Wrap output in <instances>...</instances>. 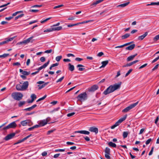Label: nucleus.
<instances>
[{
	"instance_id": "nucleus-1",
	"label": "nucleus",
	"mask_w": 159,
	"mask_h": 159,
	"mask_svg": "<svg viewBox=\"0 0 159 159\" xmlns=\"http://www.w3.org/2000/svg\"><path fill=\"white\" fill-rule=\"evenodd\" d=\"M121 84L122 82H120L118 84H115L113 85H111L104 91L103 94L106 95L119 89L120 87Z\"/></svg>"
},
{
	"instance_id": "nucleus-2",
	"label": "nucleus",
	"mask_w": 159,
	"mask_h": 159,
	"mask_svg": "<svg viewBox=\"0 0 159 159\" xmlns=\"http://www.w3.org/2000/svg\"><path fill=\"white\" fill-rule=\"evenodd\" d=\"M78 100L80 102H84L87 98V95L86 92H84L79 94L77 97Z\"/></svg>"
},
{
	"instance_id": "nucleus-3",
	"label": "nucleus",
	"mask_w": 159,
	"mask_h": 159,
	"mask_svg": "<svg viewBox=\"0 0 159 159\" xmlns=\"http://www.w3.org/2000/svg\"><path fill=\"white\" fill-rule=\"evenodd\" d=\"M11 96L15 100L19 101L22 99L23 95L21 93H12Z\"/></svg>"
},
{
	"instance_id": "nucleus-4",
	"label": "nucleus",
	"mask_w": 159,
	"mask_h": 159,
	"mask_svg": "<svg viewBox=\"0 0 159 159\" xmlns=\"http://www.w3.org/2000/svg\"><path fill=\"white\" fill-rule=\"evenodd\" d=\"M17 126V125L16 124L15 121L13 122L10 124H9L8 125L4 127L2 129H1V130H6L8 129H9L10 128H15Z\"/></svg>"
},
{
	"instance_id": "nucleus-5",
	"label": "nucleus",
	"mask_w": 159,
	"mask_h": 159,
	"mask_svg": "<svg viewBox=\"0 0 159 159\" xmlns=\"http://www.w3.org/2000/svg\"><path fill=\"white\" fill-rule=\"evenodd\" d=\"M138 102H139L138 101L136 103L131 104L122 110V112H127L131 109L135 107L138 104Z\"/></svg>"
},
{
	"instance_id": "nucleus-6",
	"label": "nucleus",
	"mask_w": 159,
	"mask_h": 159,
	"mask_svg": "<svg viewBox=\"0 0 159 159\" xmlns=\"http://www.w3.org/2000/svg\"><path fill=\"white\" fill-rule=\"evenodd\" d=\"M16 135V133H13L8 134L4 138V139L6 141H8L13 138Z\"/></svg>"
},
{
	"instance_id": "nucleus-7",
	"label": "nucleus",
	"mask_w": 159,
	"mask_h": 159,
	"mask_svg": "<svg viewBox=\"0 0 159 159\" xmlns=\"http://www.w3.org/2000/svg\"><path fill=\"white\" fill-rule=\"evenodd\" d=\"M89 130L91 132H94L95 134H97L98 131V128L94 127H90Z\"/></svg>"
},
{
	"instance_id": "nucleus-8",
	"label": "nucleus",
	"mask_w": 159,
	"mask_h": 159,
	"mask_svg": "<svg viewBox=\"0 0 159 159\" xmlns=\"http://www.w3.org/2000/svg\"><path fill=\"white\" fill-rule=\"evenodd\" d=\"M31 122L30 120H25L22 121L21 122L20 124L23 126H26L27 125H29V124Z\"/></svg>"
},
{
	"instance_id": "nucleus-9",
	"label": "nucleus",
	"mask_w": 159,
	"mask_h": 159,
	"mask_svg": "<svg viewBox=\"0 0 159 159\" xmlns=\"http://www.w3.org/2000/svg\"><path fill=\"white\" fill-rule=\"evenodd\" d=\"M29 83L28 81L24 82L22 85V87L24 90H25L28 87Z\"/></svg>"
},
{
	"instance_id": "nucleus-10",
	"label": "nucleus",
	"mask_w": 159,
	"mask_h": 159,
	"mask_svg": "<svg viewBox=\"0 0 159 159\" xmlns=\"http://www.w3.org/2000/svg\"><path fill=\"white\" fill-rule=\"evenodd\" d=\"M75 133H79L82 134H83L86 135H89L90 134V132L87 131L86 130H79L75 131Z\"/></svg>"
},
{
	"instance_id": "nucleus-11",
	"label": "nucleus",
	"mask_w": 159,
	"mask_h": 159,
	"mask_svg": "<svg viewBox=\"0 0 159 159\" xmlns=\"http://www.w3.org/2000/svg\"><path fill=\"white\" fill-rule=\"evenodd\" d=\"M75 133H79L82 134H83L86 135H89L90 134V132L87 131L86 130H79L75 131Z\"/></svg>"
},
{
	"instance_id": "nucleus-12",
	"label": "nucleus",
	"mask_w": 159,
	"mask_h": 159,
	"mask_svg": "<svg viewBox=\"0 0 159 159\" xmlns=\"http://www.w3.org/2000/svg\"><path fill=\"white\" fill-rule=\"evenodd\" d=\"M98 88V87L96 85H93L91 88L89 89L90 91L94 92L97 90Z\"/></svg>"
},
{
	"instance_id": "nucleus-13",
	"label": "nucleus",
	"mask_w": 159,
	"mask_h": 159,
	"mask_svg": "<svg viewBox=\"0 0 159 159\" xmlns=\"http://www.w3.org/2000/svg\"><path fill=\"white\" fill-rule=\"evenodd\" d=\"M48 123V120H43L41 121L39 125L40 126H42L45 125Z\"/></svg>"
},
{
	"instance_id": "nucleus-14",
	"label": "nucleus",
	"mask_w": 159,
	"mask_h": 159,
	"mask_svg": "<svg viewBox=\"0 0 159 159\" xmlns=\"http://www.w3.org/2000/svg\"><path fill=\"white\" fill-rule=\"evenodd\" d=\"M135 45L134 44H132L128 47H126L125 48L126 50H132L135 47Z\"/></svg>"
},
{
	"instance_id": "nucleus-15",
	"label": "nucleus",
	"mask_w": 159,
	"mask_h": 159,
	"mask_svg": "<svg viewBox=\"0 0 159 159\" xmlns=\"http://www.w3.org/2000/svg\"><path fill=\"white\" fill-rule=\"evenodd\" d=\"M148 34V32H146L145 33L140 36L138 37V39L139 40H142L143 39L145 38Z\"/></svg>"
},
{
	"instance_id": "nucleus-16",
	"label": "nucleus",
	"mask_w": 159,
	"mask_h": 159,
	"mask_svg": "<svg viewBox=\"0 0 159 159\" xmlns=\"http://www.w3.org/2000/svg\"><path fill=\"white\" fill-rule=\"evenodd\" d=\"M137 55V54L136 53L134 55H132L129 57L127 59V61H132Z\"/></svg>"
},
{
	"instance_id": "nucleus-17",
	"label": "nucleus",
	"mask_w": 159,
	"mask_h": 159,
	"mask_svg": "<svg viewBox=\"0 0 159 159\" xmlns=\"http://www.w3.org/2000/svg\"><path fill=\"white\" fill-rule=\"evenodd\" d=\"M16 89L17 90L19 91H24L22 87V85H21L19 84L16 85Z\"/></svg>"
},
{
	"instance_id": "nucleus-18",
	"label": "nucleus",
	"mask_w": 159,
	"mask_h": 159,
	"mask_svg": "<svg viewBox=\"0 0 159 159\" xmlns=\"http://www.w3.org/2000/svg\"><path fill=\"white\" fill-rule=\"evenodd\" d=\"M39 127H40L39 125H36L31 127L29 128L28 129V130L29 131H31V130H32L34 129L35 128H37Z\"/></svg>"
},
{
	"instance_id": "nucleus-19",
	"label": "nucleus",
	"mask_w": 159,
	"mask_h": 159,
	"mask_svg": "<svg viewBox=\"0 0 159 159\" xmlns=\"http://www.w3.org/2000/svg\"><path fill=\"white\" fill-rule=\"evenodd\" d=\"M108 61L107 60L102 62V66L100 67V68L104 67L108 64Z\"/></svg>"
},
{
	"instance_id": "nucleus-20",
	"label": "nucleus",
	"mask_w": 159,
	"mask_h": 159,
	"mask_svg": "<svg viewBox=\"0 0 159 159\" xmlns=\"http://www.w3.org/2000/svg\"><path fill=\"white\" fill-rule=\"evenodd\" d=\"M127 116V115H125V116L122 118H121L120 119H119L118 121L119 122L120 124L123 121L125 120Z\"/></svg>"
},
{
	"instance_id": "nucleus-21",
	"label": "nucleus",
	"mask_w": 159,
	"mask_h": 159,
	"mask_svg": "<svg viewBox=\"0 0 159 159\" xmlns=\"http://www.w3.org/2000/svg\"><path fill=\"white\" fill-rule=\"evenodd\" d=\"M69 70L70 71H72L74 70V65H71L70 63L68 64Z\"/></svg>"
},
{
	"instance_id": "nucleus-22",
	"label": "nucleus",
	"mask_w": 159,
	"mask_h": 159,
	"mask_svg": "<svg viewBox=\"0 0 159 159\" xmlns=\"http://www.w3.org/2000/svg\"><path fill=\"white\" fill-rule=\"evenodd\" d=\"M103 0H98L97 1H96L95 2H93L92 4L91 5V6L94 5L95 6L96 5L98 4V3H100L101 2L103 1Z\"/></svg>"
},
{
	"instance_id": "nucleus-23",
	"label": "nucleus",
	"mask_w": 159,
	"mask_h": 159,
	"mask_svg": "<svg viewBox=\"0 0 159 159\" xmlns=\"http://www.w3.org/2000/svg\"><path fill=\"white\" fill-rule=\"evenodd\" d=\"M84 67V66L83 65H81V64H79L77 66V67H79V68L78 69V70H79L80 71H82L85 69V68H84L80 67Z\"/></svg>"
},
{
	"instance_id": "nucleus-24",
	"label": "nucleus",
	"mask_w": 159,
	"mask_h": 159,
	"mask_svg": "<svg viewBox=\"0 0 159 159\" xmlns=\"http://www.w3.org/2000/svg\"><path fill=\"white\" fill-rule=\"evenodd\" d=\"M130 36V34H126L124 35H123L121 36V38L122 39H126L128 38Z\"/></svg>"
},
{
	"instance_id": "nucleus-25",
	"label": "nucleus",
	"mask_w": 159,
	"mask_h": 159,
	"mask_svg": "<svg viewBox=\"0 0 159 159\" xmlns=\"http://www.w3.org/2000/svg\"><path fill=\"white\" fill-rule=\"evenodd\" d=\"M52 30L53 31H59L61 30L62 29V28L61 26H58L56 27H53Z\"/></svg>"
},
{
	"instance_id": "nucleus-26",
	"label": "nucleus",
	"mask_w": 159,
	"mask_h": 159,
	"mask_svg": "<svg viewBox=\"0 0 159 159\" xmlns=\"http://www.w3.org/2000/svg\"><path fill=\"white\" fill-rule=\"evenodd\" d=\"M129 3V2H128L119 5L118 6V7H123L128 5Z\"/></svg>"
},
{
	"instance_id": "nucleus-27",
	"label": "nucleus",
	"mask_w": 159,
	"mask_h": 159,
	"mask_svg": "<svg viewBox=\"0 0 159 159\" xmlns=\"http://www.w3.org/2000/svg\"><path fill=\"white\" fill-rule=\"evenodd\" d=\"M108 145L109 146L113 148H116V144L115 143H113L111 142H109Z\"/></svg>"
},
{
	"instance_id": "nucleus-28",
	"label": "nucleus",
	"mask_w": 159,
	"mask_h": 159,
	"mask_svg": "<svg viewBox=\"0 0 159 159\" xmlns=\"http://www.w3.org/2000/svg\"><path fill=\"white\" fill-rule=\"evenodd\" d=\"M120 123L117 121L115 124L111 127V129H114L116 126H118Z\"/></svg>"
},
{
	"instance_id": "nucleus-29",
	"label": "nucleus",
	"mask_w": 159,
	"mask_h": 159,
	"mask_svg": "<svg viewBox=\"0 0 159 159\" xmlns=\"http://www.w3.org/2000/svg\"><path fill=\"white\" fill-rule=\"evenodd\" d=\"M120 123L117 121L115 124L111 127V129H114L116 126H118Z\"/></svg>"
},
{
	"instance_id": "nucleus-30",
	"label": "nucleus",
	"mask_w": 159,
	"mask_h": 159,
	"mask_svg": "<svg viewBox=\"0 0 159 159\" xmlns=\"http://www.w3.org/2000/svg\"><path fill=\"white\" fill-rule=\"evenodd\" d=\"M49 83V82H46V83H45L44 82V81H39L38 82H37V84H44V85L46 86L47 85L48 83Z\"/></svg>"
},
{
	"instance_id": "nucleus-31",
	"label": "nucleus",
	"mask_w": 159,
	"mask_h": 159,
	"mask_svg": "<svg viewBox=\"0 0 159 159\" xmlns=\"http://www.w3.org/2000/svg\"><path fill=\"white\" fill-rule=\"evenodd\" d=\"M159 5V2H152L150 4H148L147 5V6H149L150 5Z\"/></svg>"
},
{
	"instance_id": "nucleus-32",
	"label": "nucleus",
	"mask_w": 159,
	"mask_h": 159,
	"mask_svg": "<svg viewBox=\"0 0 159 159\" xmlns=\"http://www.w3.org/2000/svg\"><path fill=\"white\" fill-rule=\"evenodd\" d=\"M49 62L50 61L48 60L47 62L45 63L42 66H41L42 68L43 69L46 67L49 64Z\"/></svg>"
},
{
	"instance_id": "nucleus-33",
	"label": "nucleus",
	"mask_w": 159,
	"mask_h": 159,
	"mask_svg": "<svg viewBox=\"0 0 159 159\" xmlns=\"http://www.w3.org/2000/svg\"><path fill=\"white\" fill-rule=\"evenodd\" d=\"M34 38L33 36H31L29 38L27 39L28 40L29 43L31 42V43H33V41L34 40V39H32Z\"/></svg>"
},
{
	"instance_id": "nucleus-34",
	"label": "nucleus",
	"mask_w": 159,
	"mask_h": 159,
	"mask_svg": "<svg viewBox=\"0 0 159 159\" xmlns=\"http://www.w3.org/2000/svg\"><path fill=\"white\" fill-rule=\"evenodd\" d=\"M25 103V101H20L18 104V106L19 107H21L23 105H24Z\"/></svg>"
},
{
	"instance_id": "nucleus-35",
	"label": "nucleus",
	"mask_w": 159,
	"mask_h": 159,
	"mask_svg": "<svg viewBox=\"0 0 159 159\" xmlns=\"http://www.w3.org/2000/svg\"><path fill=\"white\" fill-rule=\"evenodd\" d=\"M24 16V14H21L20 15H18L17 16H16L15 18V20H16L17 19H18V18L23 17Z\"/></svg>"
},
{
	"instance_id": "nucleus-36",
	"label": "nucleus",
	"mask_w": 159,
	"mask_h": 159,
	"mask_svg": "<svg viewBox=\"0 0 159 159\" xmlns=\"http://www.w3.org/2000/svg\"><path fill=\"white\" fill-rule=\"evenodd\" d=\"M128 133L127 132H124L123 133V136L124 138H126L128 135Z\"/></svg>"
},
{
	"instance_id": "nucleus-37",
	"label": "nucleus",
	"mask_w": 159,
	"mask_h": 159,
	"mask_svg": "<svg viewBox=\"0 0 159 159\" xmlns=\"http://www.w3.org/2000/svg\"><path fill=\"white\" fill-rule=\"evenodd\" d=\"M110 149L109 148L107 147L106 148L105 150V153L110 154Z\"/></svg>"
},
{
	"instance_id": "nucleus-38",
	"label": "nucleus",
	"mask_w": 159,
	"mask_h": 159,
	"mask_svg": "<svg viewBox=\"0 0 159 159\" xmlns=\"http://www.w3.org/2000/svg\"><path fill=\"white\" fill-rule=\"evenodd\" d=\"M47 95H45L44 96H43V97L41 98H39V99H38L37 101V102H39L41 100H43V99H45L46 97H47Z\"/></svg>"
},
{
	"instance_id": "nucleus-39",
	"label": "nucleus",
	"mask_w": 159,
	"mask_h": 159,
	"mask_svg": "<svg viewBox=\"0 0 159 159\" xmlns=\"http://www.w3.org/2000/svg\"><path fill=\"white\" fill-rule=\"evenodd\" d=\"M51 18H52V17H49V18H46V19H45L44 20L41 21V23L42 24H43V23H45L48 20H50Z\"/></svg>"
},
{
	"instance_id": "nucleus-40",
	"label": "nucleus",
	"mask_w": 159,
	"mask_h": 159,
	"mask_svg": "<svg viewBox=\"0 0 159 159\" xmlns=\"http://www.w3.org/2000/svg\"><path fill=\"white\" fill-rule=\"evenodd\" d=\"M31 99L34 101L35 99L36 98V96L35 94H33L31 95Z\"/></svg>"
},
{
	"instance_id": "nucleus-41",
	"label": "nucleus",
	"mask_w": 159,
	"mask_h": 159,
	"mask_svg": "<svg viewBox=\"0 0 159 159\" xmlns=\"http://www.w3.org/2000/svg\"><path fill=\"white\" fill-rule=\"evenodd\" d=\"M30 74V72L29 71V72L26 71H24L22 74L25 75H29Z\"/></svg>"
},
{
	"instance_id": "nucleus-42",
	"label": "nucleus",
	"mask_w": 159,
	"mask_h": 159,
	"mask_svg": "<svg viewBox=\"0 0 159 159\" xmlns=\"http://www.w3.org/2000/svg\"><path fill=\"white\" fill-rule=\"evenodd\" d=\"M158 39H159V34L156 35L153 39V40L154 41H157Z\"/></svg>"
},
{
	"instance_id": "nucleus-43",
	"label": "nucleus",
	"mask_w": 159,
	"mask_h": 159,
	"mask_svg": "<svg viewBox=\"0 0 159 159\" xmlns=\"http://www.w3.org/2000/svg\"><path fill=\"white\" fill-rule=\"evenodd\" d=\"M132 62H131L127 63L126 65H123L122 67H126L130 66H132Z\"/></svg>"
},
{
	"instance_id": "nucleus-44",
	"label": "nucleus",
	"mask_w": 159,
	"mask_h": 159,
	"mask_svg": "<svg viewBox=\"0 0 159 159\" xmlns=\"http://www.w3.org/2000/svg\"><path fill=\"white\" fill-rule=\"evenodd\" d=\"M65 150V149H56L55 150V152H64Z\"/></svg>"
},
{
	"instance_id": "nucleus-45",
	"label": "nucleus",
	"mask_w": 159,
	"mask_h": 159,
	"mask_svg": "<svg viewBox=\"0 0 159 159\" xmlns=\"http://www.w3.org/2000/svg\"><path fill=\"white\" fill-rule=\"evenodd\" d=\"M62 57L61 56H57L56 58V60L57 61H59L61 59Z\"/></svg>"
},
{
	"instance_id": "nucleus-46",
	"label": "nucleus",
	"mask_w": 159,
	"mask_h": 159,
	"mask_svg": "<svg viewBox=\"0 0 159 159\" xmlns=\"http://www.w3.org/2000/svg\"><path fill=\"white\" fill-rule=\"evenodd\" d=\"M132 70L133 69H129L127 72L125 76H127L129 75V74L132 71Z\"/></svg>"
},
{
	"instance_id": "nucleus-47",
	"label": "nucleus",
	"mask_w": 159,
	"mask_h": 159,
	"mask_svg": "<svg viewBox=\"0 0 159 159\" xmlns=\"http://www.w3.org/2000/svg\"><path fill=\"white\" fill-rule=\"evenodd\" d=\"M52 31H53V30H52V28H49V29H48L47 30H46L44 31V32H52Z\"/></svg>"
},
{
	"instance_id": "nucleus-48",
	"label": "nucleus",
	"mask_w": 159,
	"mask_h": 159,
	"mask_svg": "<svg viewBox=\"0 0 159 159\" xmlns=\"http://www.w3.org/2000/svg\"><path fill=\"white\" fill-rule=\"evenodd\" d=\"M64 76H62L60 78V79H58L57 81L56 82L57 83H58L59 82H61L62 80L64 79Z\"/></svg>"
},
{
	"instance_id": "nucleus-49",
	"label": "nucleus",
	"mask_w": 159,
	"mask_h": 159,
	"mask_svg": "<svg viewBox=\"0 0 159 159\" xmlns=\"http://www.w3.org/2000/svg\"><path fill=\"white\" fill-rule=\"evenodd\" d=\"M26 44L25 40H24L23 41L21 42H19L17 43V44L18 45L22 44Z\"/></svg>"
},
{
	"instance_id": "nucleus-50",
	"label": "nucleus",
	"mask_w": 159,
	"mask_h": 159,
	"mask_svg": "<svg viewBox=\"0 0 159 159\" xmlns=\"http://www.w3.org/2000/svg\"><path fill=\"white\" fill-rule=\"evenodd\" d=\"M126 45L127 44H126L125 43L124 44L120 46H116L115 47L116 48H123L125 46H126Z\"/></svg>"
},
{
	"instance_id": "nucleus-51",
	"label": "nucleus",
	"mask_w": 159,
	"mask_h": 159,
	"mask_svg": "<svg viewBox=\"0 0 159 159\" xmlns=\"http://www.w3.org/2000/svg\"><path fill=\"white\" fill-rule=\"evenodd\" d=\"M152 141V139H148L147 141L146 142V145L148 144L150 142Z\"/></svg>"
},
{
	"instance_id": "nucleus-52",
	"label": "nucleus",
	"mask_w": 159,
	"mask_h": 159,
	"mask_svg": "<svg viewBox=\"0 0 159 159\" xmlns=\"http://www.w3.org/2000/svg\"><path fill=\"white\" fill-rule=\"evenodd\" d=\"M75 16H71L69 17L68 19V20H74L75 19Z\"/></svg>"
},
{
	"instance_id": "nucleus-53",
	"label": "nucleus",
	"mask_w": 159,
	"mask_h": 159,
	"mask_svg": "<svg viewBox=\"0 0 159 159\" xmlns=\"http://www.w3.org/2000/svg\"><path fill=\"white\" fill-rule=\"evenodd\" d=\"M63 6H64V5H63V4L59 5H58L57 6H56L54 7H53V9H57V8H60V7H63Z\"/></svg>"
},
{
	"instance_id": "nucleus-54",
	"label": "nucleus",
	"mask_w": 159,
	"mask_h": 159,
	"mask_svg": "<svg viewBox=\"0 0 159 159\" xmlns=\"http://www.w3.org/2000/svg\"><path fill=\"white\" fill-rule=\"evenodd\" d=\"M45 58L44 57H43L40 58V60L42 62H43L45 61Z\"/></svg>"
},
{
	"instance_id": "nucleus-55",
	"label": "nucleus",
	"mask_w": 159,
	"mask_h": 159,
	"mask_svg": "<svg viewBox=\"0 0 159 159\" xmlns=\"http://www.w3.org/2000/svg\"><path fill=\"white\" fill-rule=\"evenodd\" d=\"M42 5H34L33 6H32L31 7H42Z\"/></svg>"
},
{
	"instance_id": "nucleus-56",
	"label": "nucleus",
	"mask_w": 159,
	"mask_h": 159,
	"mask_svg": "<svg viewBox=\"0 0 159 159\" xmlns=\"http://www.w3.org/2000/svg\"><path fill=\"white\" fill-rule=\"evenodd\" d=\"M32 110V109L31 108V107H30L24 109L23 110L24 111H30Z\"/></svg>"
},
{
	"instance_id": "nucleus-57",
	"label": "nucleus",
	"mask_w": 159,
	"mask_h": 159,
	"mask_svg": "<svg viewBox=\"0 0 159 159\" xmlns=\"http://www.w3.org/2000/svg\"><path fill=\"white\" fill-rule=\"evenodd\" d=\"M104 55V53L102 52H99L97 56L98 57H100Z\"/></svg>"
},
{
	"instance_id": "nucleus-58",
	"label": "nucleus",
	"mask_w": 159,
	"mask_h": 159,
	"mask_svg": "<svg viewBox=\"0 0 159 159\" xmlns=\"http://www.w3.org/2000/svg\"><path fill=\"white\" fill-rule=\"evenodd\" d=\"M75 114V112H73L71 113H69L67 114V116L68 117L72 116Z\"/></svg>"
},
{
	"instance_id": "nucleus-59",
	"label": "nucleus",
	"mask_w": 159,
	"mask_h": 159,
	"mask_svg": "<svg viewBox=\"0 0 159 159\" xmlns=\"http://www.w3.org/2000/svg\"><path fill=\"white\" fill-rule=\"evenodd\" d=\"M55 130V129H54V130H50L48 131L47 133V134L49 135L51 133H52L53 131H54Z\"/></svg>"
},
{
	"instance_id": "nucleus-60",
	"label": "nucleus",
	"mask_w": 159,
	"mask_h": 159,
	"mask_svg": "<svg viewBox=\"0 0 159 159\" xmlns=\"http://www.w3.org/2000/svg\"><path fill=\"white\" fill-rule=\"evenodd\" d=\"M66 56L68 57H75V56L74 54L71 53L68 54H67Z\"/></svg>"
},
{
	"instance_id": "nucleus-61",
	"label": "nucleus",
	"mask_w": 159,
	"mask_h": 159,
	"mask_svg": "<svg viewBox=\"0 0 159 159\" xmlns=\"http://www.w3.org/2000/svg\"><path fill=\"white\" fill-rule=\"evenodd\" d=\"M9 54L4 53L2 55V57L5 58L9 56Z\"/></svg>"
},
{
	"instance_id": "nucleus-62",
	"label": "nucleus",
	"mask_w": 159,
	"mask_h": 159,
	"mask_svg": "<svg viewBox=\"0 0 159 159\" xmlns=\"http://www.w3.org/2000/svg\"><path fill=\"white\" fill-rule=\"evenodd\" d=\"M159 59V57H156V58H155L154 60H153L152 61V63H153L157 61Z\"/></svg>"
},
{
	"instance_id": "nucleus-63",
	"label": "nucleus",
	"mask_w": 159,
	"mask_h": 159,
	"mask_svg": "<svg viewBox=\"0 0 159 159\" xmlns=\"http://www.w3.org/2000/svg\"><path fill=\"white\" fill-rule=\"evenodd\" d=\"M159 66V64H157L152 69V71H154L155 70L157 69Z\"/></svg>"
},
{
	"instance_id": "nucleus-64",
	"label": "nucleus",
	"mask_w": 159,
	"mask_h": 159,
	"mask_svg": "<svg viewBox=\"0 0 159 159\" xmlns=\"http://www.w3.org/2000/svg\"><path fill=\"white\" fill-rule=\"evenodd\" d=\"M148 64L147 63L145 64H144L141 66L139 68V69H141L142 68H144Z\"/></svg>"
}]
</instances>
